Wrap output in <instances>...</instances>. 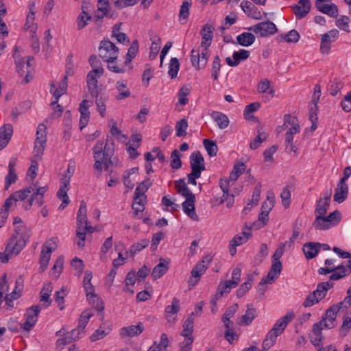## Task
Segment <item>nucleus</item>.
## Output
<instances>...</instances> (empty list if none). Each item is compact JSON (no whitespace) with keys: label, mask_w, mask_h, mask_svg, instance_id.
<instances>
[{"label":"nucleus","mask_w":351,"mask_h":351,"mask_svg":"<svg viewBox=\"0 0 351 351\" xmlns=\"http://www.w3.org/2000/svg\"><path fill=\"white\" fill-rule=\"evenodd\" d=\"M91 105L92 102L86 99H84L80 104V128L81 130H83L88 123L90 119L89 108L91 106Z\"/></svg>","instance_id":"nucleus-23"},{"label":"nucleus","mask_w":351,"mask_h":351,"mask_svg":"<svg viewBox=\"0 0 351 351\" xmlns=\"http://www.w3.org/2000/svg\"><path fill=\"white\" fill-rule=\"evenodd\" d=\"M350 274L348 271V268L346 267L343 265H339L335 267V271L330 276V280H338L341 279Z\"/></svg>","instance_id":"nucleus-51"},{"label":"nucleus","mask_w":351,"mask_h":351,"mask_svg":"<svg viewBox=\"0 0 351 351\" xmlns=\"http://www.w3.org/2000/svg\"><path fill=\"white\" fill-rule=\"evenodd\" d=\"M160 45H161V39L158 37H155L152 42V45L150 47V51H149V59L153 60L154 59L157 54L158 53V51L160 49Z\"/></svg>","instance_id":"nucleus-61"},{"label":"nucleus","mask_w":351,"mask_h":351,"mask_svg":"<svg viewBox=\"0 0 351 351\" xmlns=\"http://www.w3.org/2000/svg\"><path fill=\"white\" fill-rule=\"evenodd\" d=\"M109 2H104L98 1L97 5V10L94 13V19L95 21L102 20L105 16H109Z\"/></svg>","instance_id":"nucleus-39"},{"label":"nucleus","mask_w":351,"mask_h":351,"mask_svg":"<svg viewBox=\"0 0 351 351\" xmlns=\"http://www.w3.org/2000/svg\"><path fill=\"white\" fill-rule=\"evenodd\" d=\"M138 51V41L134 40L130 46V47L128 49V53L126 54L125 57V64H129L132 61V59H134Z\"/></svg>","instance_id":"nucleus-59"},{"label":"nucleus","mask_w":351,"mask_h":351,"mask_svg":"<svg viewBox=\"0 0 351 351\" xmlns=\"http://www.w3.org/2000/svg\"><path fill=\"white\" fill-rule=\"evenodd\" d=\"M107 146L108 143L98 141L93 147L94 169L97 176L101 175L104 167L107 169L111 163V153Z\"/></svg>","instance_id":"nucleus-1"},{"label":"nucleus","mask_w":351,"mask_h":351,"mask_svg":"<svg viewBox=\"0 0 351 351\" xmlns=\"http://www.w3.org/2000/svg\"><path fill=\"white\" fill-rule=\"evenodd\" d=\"M86 213V204L84 201H82L77 212V225L84 226V223H88Z\"/></svg>","instance_id":"nucleus-53"},{"label":"nucleus","mask_w":351,"mask_h":351,"mask_svg":"<svg viewBox=\"0 0 351 351\" xmlns=\"http://www.w3.org/2000/svg\"><path fill=\"white\" fill-rule=\"evenodd\" d=\"M14 234L12 237H17L27 241L32 235L31 230L27 228L22 221L21 219L16 217L14 219Z\"/></svg>","instance_id":"nucleus-20"},{"label":"nucleus","mask_w":351,"mask_h":351,"mask_svg":"<svg viewBox=\"0 0 351 351\" xmlns=\"http://www.w3.org/2000/svg\"><path fill=\"white\" fill-rule=\"evenodd\" d=\"M257 91L259 93H268L271 97L275 95V90L271 87V82L267 79H263L259 82L257 86Z\"/></svg>","instance_id":"nucleus-48"},{"label":"nucleus","mask_w":351,"mask_h":351,"mask_svg":"<svg viewBox=\"0 0 351 351\" xmlns=\"http://www.w3.org/2000/svg\"><path fill=\"white\" fill-rule=\"evenodd\" d=\"M13 133L12 125L6 124L0 128V150L9 143Z\"/></svg>","instance_id":"nucleus-33"},{"label":"nucleus","mask_w":351,"mask_h":351,"mask_svg":"<svg viewBox=\"0 0 351 351\" xmlns=\"http://www.w3.org/2000/svg\"><path fill=\"white\" fill-rule=\"evenodd\" d=\"M333 285H334V283L332 282H331L330 280L327 281V282H321L317 285V289H316V290L314 291V292L317 295L318 299H319L321 300L326 296L327 291L333 287Z\"/></svg>","instance_id":"nucleus-49"},{"label":"nucleus","mask_w":351,"mask_h":351,"mask_svg":"<svg viewBox=\"0 0 351 351\" xmlns=\"http://www.w3.org/2000/svg\"><path fill=\"white\" fill-rule=\"evenodd\" d=\"M319 245L320 243H307L303 245V252L307 259H312L317 256L319 252Z\"/></svg>","instance_id":"nucleus-41"},{"label":"nucleus","mask_w":351,"mask_h":351,"mask_svg":"<svg viewBox=\"0 0 351 351\" xmlns=\"http://www.w3.org/2000/svg\"><path fill=\"white\" fill-rule=\"evenodd\" d=\"M323 328L319 325L314 324L313 326V334L310 337L311 342L315 346L319 347L318 351H337L336 348L332 345H328L324 347H320L322 341V330ZM343 351H351L348 345L344 346Z\"/></svg>","instance_id":"nucleus-8"},{"label":"nucleus","mask_w":351,"mask_h":351,"mask_svg":"<svg viewBox=\"0 0 351 351\" xmlns=\"http://www.w3.org/2000/svg\"><path fill=\"white\" fill-rule=\"evenodd\" d=\"M241 8L249 17L257 20L262 19L261 12L252 3L248 1H243L241 3Z\"/></svg>","instance_id":"nucleus-27"},{"label":"nucleus","mask_w":351,"mask_h":351,"mask_svg":"<svg viewBox=\"0 0 351 351\" xmlns=\"http://www.w3.org/2000/svg\"><path fill=\"white\" fill-rule=\"evenodd\" d=\"M194 327V313H191L187 317L183 325V330L181 332V335L184 337V340H186L187 339H191L192 340V343L193 342V338L192 337V333L193 332Z\"/></svg>","instance_id":"nucleus-32"},{"label":"nucleus","mask_w":351,"mask_h":351,"mask_svg":"<svg viewBox=\"0 0 351 351\" xmlns=\"http://www.w3.org/2000/svg\"><path fill=\"white\" fill-rule=\"evenodd\" d=\"M84 334V331L80 330V328L77 327L65 334L64 337L58 339L57 343L58 345H66L73 341L79 339L81 335Z\"/></svg>","instance_id":"nucleus-31"},{"label":"nucleus","mask_w":351,"mask_h":351,"mask_svg":"<svg viewBox=\"0 0 351 351\" xmlns=\"http://www.w3.org/2000/svg\"><path fill=\"white\" fill-rule=\"evenodd\" d=\"M70 183V176H64L61 179V185L59 191H58V197L62 200L59 208L63 210L70 202L69 197L67 195L69 190L68 186Z\"/></svg>","instance_id":"nucleus-21"},{"label":"nucleus","mask_w":351,"mask_h":351,"mask_svg":"<svg viewBox=\"0 0 351 351\" xmlns=\"http://www.w3.org/2000/svg\"><path fill=\"white\" fill-rule=\"evenodd\" d=\"M188 122L185 119H182L176 123V131L177 136H183L186 134Z\"/></svg>","instance_id":"nucleus-64"},{"label":"nucleus","mask_w":351,"mask_h":351,"mask_svg":"<svg viewBox=\"0 0 351 351\" xmlns=\"http://www.w3.org/2000/svg\"><path fill=\"white\" fill-rule=\"evenodd\" d=\"M47 128L44 124L38 125L36 131V138L33 151L35 158H41L47 141Z\"/></svg>","instance_id":"nucleus-7"},{"label":"nucleus","mask_w":351,"mask_h":351,"mask_svg":"<svg viewBox=\"0 0 351 351\" xmlns=\"http://www.w3.org/2000/svg\"><path fill=\"white\" fill-rule=\"evenodd\" d=\"M257 317L256 309L253 306L252 304L247 305V310L244 315H243L239 319V324L248 326L252 321Z\"/></svg>","instance_id":"nucleus-35"},{"label":"nucleus","mask_w":351,"mask_h":351,"mask_svg":"<svg viewBox=\"0 0 351 351\" xmlns=\"http://www.w3.org/2000/svg\"><path fill=\"white\" fill-rule=\"evenodd\" d=\"M241 269L239 267H235L232 273V279L229 280H226L222 285H221L219 287V293L217 295H219L221 296L223 293H230L232 288L236 287L241 280Z\"/></svg>","instance_id":"nucleus-12"},{"label":"nucleus","mask_w":351,"mask_h":351,"mask_svg":"<svg viewBox=\"0 0 351 351\" xmlns=\"http://www.w3.org/2000/svg\"><path fill=\"white\" fill-rule=\"evenodd\" d=\"M23 288V279L22 276H19L15 281V287L10 293V297L14 300L18 299L21 296Z\"/></svg>","instance_id":"nucleus-62"},{"label":"nucleus","mask_w":351,"mask_h":351,"mask_svg":"<svg viewBox=\"0 0 351 351\" xmlns=\"http://www.w3.org/2000/svg\"><path fill=\"white\" fill-rule=\"evenodd\" d=\"M339 310V305H332L326 311L324 317L322 320L315 324L323 329L333 328L337 325L336 318Z\"/></svg>","instance_id":"nucleus-9"},{"label":"nucleus","mask_w":351,"mask_h":351,"mask_svg":"<svg viewBox=\"0 0 351 351\" xmlns=\"http://www.w3.org/2000/svg\"><path fill=\"white\" fill-rule=\"evenodd\" d=\"M311 2L309 0H299L298 3L293 7L294 14L298 19L305 17L310 11Z\"/></svg>","instance_id":"nucleus-26"},{"label":"nucleus","mask_w":351,"mask_h":351,"mask_svg":"<svg viewBox=\"0 0 351 351\" xmlns=\"http://www.w3.org/2000/svg\"><path fill=\"white\" fill-rule=\"evenodd\" d=\"M144 330L143 323L138 322L136 325H130L122 327L119 330V335L121 339H130L140 335Z\"/></svg>","instance_id":"nucleus-18"},{"label":"nucleus","mask_w":351,"mask_h":351,"mask_svg":"<svg viewBox=\"0 0 351 351\" xmlns=\"http://www.w3.org/2000/svg\"><path fill=\"white\" fill-rule=\"evenodd\" d=\"M315 6L320 12L331 17H336L338 14L337 7L333 3L328 5L324 3H315Z\"/></svg>","instance_id":"nucleus-45"},{"label":"nucleus","mask_w":351,"mask_h":351,"mask_svg":"<svg viewBox=\"0 0 351 351\" xmlns=\"http://www.w3.org/2000/svg\"><path fill=\"white\" fill-rule=\"evenodd\" d=\"M87 7L83 4L82 5V11L77 17L76 23L77 29L78 30H82L84 29L88 24V22L92 19V16L85 11V9Z\"/></svg>","instance_id":"nucleus-42"},{"label":"nucleus","mask_w":351,"mask_h":351,"mask_svg":"<svg viewBox=\"0 0 351 351\" xmlns=\"http://www.w3.org/2000/svg\"><path fill=\"white\" fill-rule=\"evenodd\" d=\"M237 40L239 45L248 47L255 41V36L250 32H243L237 36Z\"/></svg>","instance_id":"nucleus-50"},{"label":"nucleus","mask_w":351,"mask_h":351,"mask_svg":"<svg viewBox=\"0 0 351 351\" xmlns=\"http://www.w3.org/2000/svg\"><path fill=\"white\" fill-rule=\"evenodd\" d=\"M31 191L30 185L25 189L16 191L12 195L16 202L18 201H23L30 195Z\"/></svg>","instance_id":"nucleus-63"},{"label":"nucleus","mask_w":351,"mask_h":351,"mask_svg":"<svg viewBox=\"0 0 351 351\" xmlns=\"http://www.w3.org/2000/svg\"><path fill=\"white\" fill-rule=\"evenodd\" d=\"M92 97L95 98V104L97 106V110L99 114L104 117L106 115V103L107 101V99L104 97H103L101 95L99 94V91L97 92V95H90Z\"/></svg>","instance_id":"nucleus-47"},{"label":"nucleus","mask_w":351,"mask_h":351,"mask_svg":"<svg viewBox=\"0 0 351 351\" xmlns=\"http://www.w3.org/2000/svg\"><path fill=\"white\" fill-rule=\"evenodd\" d=\"M115 88L119 94L116 97L117 99L121 100L130 96V90L127 86V82L125 80H119L115 84Z\"/></svg>","instance_id":"nucleus-43"},{"label":"nucleus","mask_w":351,"mask_h":351,"mask_svg":"<svg viewBox=\"0 0 351 351\" xmlns=\"http://www.w3.org/2000/svg\"><path fill=\"white\" fill-rule=\"evenodd\" d=\"M348 194V186L346 183L338 182L334 195V201L342 203L346 200Z\"/></svg>","instance_id":"nucleus-40"},{"label":"nucleus","mask_w":351,"mask_h":351,"mask_svg":"<svg viewBox=\"0 0 351 351\" xmlns=\"http://www.w3.org/2000/svg\"><path fill=\"white\" fill-rule=\"evenodd\" d=\"M31 197L24 206L25 210H29L34 203L38 206H41L44 203V195L47 191V186H40L37 182L31 184Z\"/></svg>","instance_id":"nucleus-6"},{"label":"nucleus","mask_w":351,"mask_h":351,"mask_svg":"<svg viewBox=\"0 0 351 351\" xmlns=\"http://www.w3.org/2000/svg\"><path fill=\"white\" fill-rule=\"evenodd\" d=\"M330 206V202L326 200L319 199L317 202L315 213L317 215H324Z\"/></svg>","instance_id":"nucleus-60"},{"label":"nucleus","mask_w":351,"mask_h":351,"mask_svg":"<svg viewBox=\"0 0 351 351\" xmlns=\"http://www.w3.org/2000/svg\"><path fill=\"white\" fill-rule=\"evenodd\" d=\"M213 260L211 255L208 254L203 257L191 271V277L189 280V285L194 287L199 280L200 277L204 274Z\"/></svg>","instance_id":"nucleus-5"},{"label":"nucleus","mask_w":351,"mask_h":351,"mask_svg":"<svg viewBox=\"0 0 351 351\" xmlns=\"http://www.w3.org/2000/svg\"><path fill=\"white\" fill-rule=\"evenodd\" d=\"M104 74V69L102 67H97L93 69L88 72L86 77L87 87L90 95H97L99 91L97 82L98 79Z\"/></svg>","instance_id":"nucleus-14"},{"label":"nucleus","mask_w":351,"mask_h":351,"mask_svg":"<svg viewBox=\"0 0 351 351\" xmlns=\"http://www.w3.org/2000/svg\"><path fill=\"white\" fill-rule=\"evenodd\" d=\"M58 247V239L51 238L47 241L43 245L40 256V269L44 271L47 267L51 254Z\"/></svg>","instance_id":"nucleus-4"},{"label":"nucleus","mask_w":351,"mask_h":351,"mask_svg":"<svg viewBox=\"0 0 351 351\" xmlns=\"http://www.w3.org/2000/svg\"><path fill=\"white\" fill-rule=\"evenodd\" d=\"M52 291V287L50 284L45 285L40 291V302H43L45 307H47L51 304L49 299L51 293Z\"/></svg>","instance_id":"nucleus-52"},{"label":"nucleus","mask_w":351,"mask_h":351,"mask_svg":"<svg viewBox=\"0 0 351 351\" xmlns=\"http://www.w3.org/2000/svg\"><path fill=\"white\" fill-rule=\"evenodd\" d=\"M119 53L118 47L111 41L102 40L99 47V56L104 60L117 59Z\"/></svg>","instance_id":"nucleus-11"},{"label":"nucleus","mask_w":351,"mask_h":351,"mask_svg":"<svg viewBox=\"0 0 351 351\" xmlns=\"http://www.w3.org/2000/svg\"><path fill=\"white\" fill-rule=\"evenodd\" d=\"M268 199L269 206L267 209L262 210L261 213H260L257 224L254 223L253 225V227L255 228H263L268 221V214L274 205V196L273 193H271L270 194L268 195Z\"/></svg>","instance_id":"nucleus-24"},{"label":"nucleus","mask_w":351,"mask_h":351,"mask_svg":"<svg viewBox=\"0 0 351 351\" xmlns=\"http://www.w3.org/2000/svg\"><path fill=\"white\" fill-rule=\"evenodd\" d=\"M190 166L191 172L200 175L206 169L204 157L199 152H194L191 154Z\"/></svg>","instance_id":"nucleus-19"},{"label":"nucleus","mask_w":351,"mask_h":351,"mask_svg":"<svg viewBox=\"0 0 351 351\" xmlns=\"http://www.w3.org/2000/svg\"><path fill=\"white\" fill-rule=\"evenodd\" d=\"M107 146L108 143L98 141L93 147L94 169L97 176L101 175L104 167L107 169L111 163V153Z\"/></svg>","instance_id":"nucleus-2"},{"label":"nucleus","mask_w":351,"mask_h":351,"mask_svg":"<svg viewBox=\"0 0 351 351\" xmlns=\"http://www.w3.org/2000/svg\"><path fill=\"white\" fill-rule=\"evenodd\" d=\"M219 186L223 192L221 197H215L214 199L217 204H222L226 203V206L230 208L234 203V195L230 193L231 187L228 186V182L226 180H219Z\"/></svg>","instance_id":"nucleus-13"},{"label":"nucleus","mask_w":351,"mask_h":351,"mask_svg":"<svg viewBox=\"0 0 351 351\" xmlns=\"http://www.w3.org/2000/svg\"><path fill=\"white\" fill-rule=\"evenodd\" d=\"M210 117L220 129H225L229 125L228 117L222 112L214 111L211 113Z\"/></svg>","instance_id":"nucleus-44"},{"label":"nucleus","mask_w":351,"mask_h":351,"mask_svg":"<svg viewBox=\"0 0 351 351\" xmlns=\"http://www.w3.org/2000/svg\"><path fill=\"white\" fill-rule=\"evenodd\" d=\"M295 313L293 311H291L286 313V315L281 318H280L276 324L274 325L272 330H274L275 332L281 335L287 326L294 319Z\"/></svg>","instance_id":"nucleus-25"},{"label":"nucleus","mask_w":351,"mask_h":351,"mask_svg":"<svg viewBox=\"0 0 351 351\" xmlns=\"http://www.w3.org/2000/svg\"><path fill=\"white\" fill-rule=\"evenodd\" d=\"M28 14L26 17L25 29L35 34L37 29V24L34 23L35 14L37 12L36 3L34 1H29L28 3Z\"/></svg>","instance_id":"nucleus-17"},{"label":"nucleus","mask_w":351,"mask_h":351,"mask_svg":"<svg viewBox=\"0 0 351 351\" xmlns=\"http://www.w3.org/2000/svg\"><path fill=\"white\" fill-rule=\"evenodd\" d=\"M50 92L53 95L56 100L52 101L51 105H54L58 103V99L65 93L67 88L66 76H64L63 80L60 84L59 87L56 88L54 83L51 84Z\"/></svg>","instance_id":"nucleus-37"},{"label":"nucleus","mask_w":351,"mask_h":351,"mask_svg":"<svg viewBox=\"0 0 351 351\" xmlns=\"http://www.w3.org/2000/svg\"><path fill=\"white\" fill-rule=\"evenodd\" d=\"M87 232L92 233L94 232V228L88 223H84V226L77 225L76 236L79 239L77 245L80 248L84 247L85 245Z\"/></svg>","instance_id":"nucleus-28"},{"label":"nucleus","mask_w":351,"mask_h":351,"mask_svg":"<svg viewBox=\"0 0 351 351\" xmlns=\"http://www.w3.org/2000/svg\"><path fill=\"white\" fill-rule=\"evenodd\" d=\"M214 27L210 24H206L202 27L200 34L202 36L201 46L210 45L213 38Z\"/></svg>","instance_id":"nucleus-36"},{"label":"nucleus","mask_w":351,"mask_h":351,"mask_svg":"<svg viewBox=\"0 0 351 351\" xmlns=\"http://www.w3.org/2000/svg\"><path fill=\"white\" fill-rule=\"evenodd\" d=\"M191 3L189 1H184L180 6V9L179 11V21L181 23L184 24L186 23L189 16V10Z\"/></svg>","instance_id":"nucleus-56"},{"label":"nucleus","mask_w":351,"mask_h":351,"mask_svg":"<svg viewBox=\"0 0 351 351\" xmlns=\"http://www.w3.org/2000/svg\"><path fill=\"white\" fill-rule=\"evenodd\" d=\"M339 36L337 29H332L322 36L320 42V51L322 53H328L330 50L331 43L335 42Z\"/></svg>","instance_id":"nucleus-16"},{"label":"nucleus","mask_w":351,"mask_h":351,"mask_svg":"<svg viewBox=\"0 0 351 351\" xmlns=\"http://www.w3.org/2000/svg\"><path fill=\"white\" fill-rule=\"evenodd\" d=\"M112 325L103 324L90 337L91 341H96L106 337L112 331Z\"/></svg>","instance_id":"nucleus-38"},{"label":"nucleus","mask_w":351,"mask_h":351,"mask_svg":"<svg viewBox=\"0 0 351 351\" xmlns=\"http://www.w3.org/2000/svg\"><path fill=\"white\" fill-rule=\"evenodd\" d=\"M250 56V51L245 49H241L234 51L232 54V58L227 57L226 62L230 66H237L241 61L245 60Z\"/></svg>","instance_id":"nucleus-29"},{"label":"nucleus","mask_w":351,"mask_h":351,"mask_svg":"<svg viewBox=\"0 0 351 351\" xmlns=\"http://www.w3.org/2000/svg\"><path fill=\"white\" fill-rule=\"evenodd\" d=\"M195 197H188L182 203V209L184 212L192 219L197 221L199 217L195 212Z\"/></svg>","instance_id":"nucleus-34"},{"label":"nucleus","mask_w":351,"mask_h":351,"mask_svg":"<svg viewBox=\"0 0 351 351\" xmlns=\"http://www.w3.org/2000/svg\"><path fill=\"white\" fill-rule=\"evenodd\" d=\"M40 311L38 306H32L27 308L25 314V322L21 325V328L29 331L38 321V315Z\"/></svg>","instance_id":"nucleus-15"},{"label":"nucleus","mask_w":351,"mask_h":351,"mask_svg":"<svg viewBox=\"0 0 351 351\" xmlns=\"http://www.w3.org/2000/svg\"><path fill=\"white\" fill-rule=\"evenodd\" d=\"M248 30L253 32L258 36L267 37L274 34L277 32V27L273 22L267 21L252 25Z\"/></svg>","instance_id":"nucleus-10"},{"label":"nucleus","mask_w":351,"mask_h":351,"mask_svg":"<svg viewBox=\"0 0 351 351\" xmlns=\"http://www.w3.org/2000/svg\"><path fill=\"white\" fill-rule=\"evenodd\" d=\"M180 69V63L178 59L172 58L169 64L168 74L171 78L174 79L177 77L178 71Z\"/></svg>","instance_id":"nucleus-58"},{"label":"nucleus","mask_w":351,"mask_h":351,"mask_svg":"<svg viewBox=\"0 0 351 351\" xmlns=\"http://www.w3.org/2000/svg\"><path fill=\"white\" fill-rule=\"evenodd\" d=\"M92 276V273L90 271H86L85 272L83 280V285L86 294V298L90 303L95 304V302H97V309L99 311H102L104 308V306L101 302H100L99 304V298L97 295H95V288L90 282Z\"/></svg>","instance_id":"nucleus-3"},{"label":"nucleus","mask_w":351,"mask_h":351,"mask_svg":"<svg viewBox=\"0 0 351 351\" xmlns=\"http://www.w3.org/2000/svg\"><path fill=\"white\" fill-rule=\"evenodd\" d=\"M282 265L281 261H272V265L268 274L265 276L273 282L277 279L282 271Z\"/></svg>","instance_id":"nucleus-46"},{"label":"nucleus","mask_w":351,"mask_h":351,"mask_svg":"<svg viewBox=\"0 0 351 351\" xmlns=\"http://www.w3.org/2000/svg\"><path fill=\"white\" fill-rule=\"evenodd\" d=\"M169 259L160 258L159 263L156 265L152 270V277L153 279H159L165 275L169 269Z\"/></svg>","instance_id":"nucleus-30"},{"label":"nucleus","mask_w":351,"mask_h":351,"mask_svg":"<svg viewBox=\"0 0 351 351\" xmlns=\"http://www.w3.org/2000/svg\"><path fill=\"white\" fill-rule=\"evenodd\" d=\"M200 59H202V56L199 49H193L191 51V62L192 66L197 70H199L205 67L202 66V62L200 61Z\"/></svg>","instance_id":"nucleus-54"},{"label":"nucleus","mask_w":351,"mask_h":351,"mask_svg":"<svg viewBox=\"0 0 351 351\" xmlns=\"http://www.w3.org/2000/svg\"><path fill=\"white\" fill-rule=\"evenodd\" d=\"M313 226L315 229L319 230L329 229L332 227L324 215H317Z\"/></svg>","instance_id":"nucleus-55"},{"label":"nucleus","mask_w":351,"mask_h":351,"mask_svg":"<svg viewBox=\"0 0 351 351\" xmlns=\"http://www.w3.org/2000/svg\"><path fill=\"white\" fill-rule=\"evenodd\" d=\"M221 67V59L219 56H215L212 62L211 77L214 80H217Z\"/></svg>","instance_id":"nucleus-57"},{"label":"nucleus","mask_w":351,"mask_h":351,"mask_svg":"<svg viewBox=\"0 0 351 351\" xmlns=\"http://www.w3.org/2000/svg\"><path fill=\"white\" fill-rule=\"evenodd\" d=\"M26 242L23 239L12 237L6 246V252L12 256L17 255L26 245Z\"/></svg>","instance_id":"nucleus-22"}]
</instances>
